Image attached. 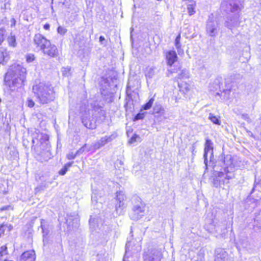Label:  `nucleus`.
I'll list each match as a JSON object with an SVG mask.
<instances>
[{
  "label": "nucleus",
  "instance_id": "obj_1",
  "mask_svg": "<svg viewBox=\"0 0 261 261\" xmlns=\"http://www.w3.org/2000/svg\"><path fill=\"white\" fill-rule=\"evenodd\" d=\"M36 49L41 51L44 55L51 58H55L58 56V49L56 45L51 43L41 34H36L33 39Z\"/></svg>",
  "mask_w": 261,
  "mask_h": 261
},
{
  "label": "nucleus",
  "instance_id": "obj_2",
  "mask_svg": "<svg viewBox=\"0 0 261 261\" xmlns=\"http://www.w3.org/2000/svg\"><path fill=\"white\" fill-rule=\"evenodd\" d=\"M33 91L41 104L49 103L55 99L54 88L50 85L39 83L33 86Z\"/></svg>",
  "mask_w": 261,
  "mask_h": 261
},
{
  "label": "nucleus",
  "instance_id": "obj_3",
  "mask_svg": "<svg viewBox=\"0 0 261 261\" xmlns=\"http://www.w3.org/2000/svg\"><path fill=\"white\" fill-rule=\"evenodd\" d=\"M25 75V68L19 64H13L6 73V78L12 81V86L19 88L23 85Z\"/></svg>",
  "mask_w": 261,
  "mask_h": 261
},
{
  "label": "nucleus",
  "instance_id": "obj_4",
  "mask_svg": "<svg viewBox=\"0 0 261 261\" xmlns=\"http://www.w3.org/2000/svg\"><path fill=\"white\" fill-rule=\"evenodd\" d=\"M133 207L129 214V217L133 220L140 219L144 215L145 204L141 201V199L138 196H134L133 198Z\"/></svg>",
  "mask_w": 261,
  "mask_h": 261
},
{
  "label": "nucleus",
  "instance_id": "obj_5",
  "mask_svg": "<svg viewBox=\"0 0 261 261\" xmlns=\"http://www.w3.org/2000/svg\"><path fill=\"white\" fill-rule=\"evenodd\" d=\"M219 24L213 15L209 16L206 25V34L211 37H215L219 32Z\"/></svg>",
  "mask_w": 261,
  "mask_h": 261
},
{
  "label": "nucleus",
  "instance_id": "obj_6",
  "mask_svg": "<svg viewBox=\"0 0 261 261\" xmlns=\"http://www.w3.org/2000/svg\"><path fill=\"white\" fill-rule=\"evenodd\" d=\"M82 122L88 129H94L96 128V121L89 114L85 113L81 117Z\"/></svg>",
  "mask_w": 261,
  "mask_h": 261
},
{
  "label": "nucleus",
  "instance_id": "obj_7",
  "mask_svg": "<svg viewBox=\"0 0 261 261\" xmlns=\"http://www.w3.org/2000/svg\"><path fill=\"white\" fill-rule=\"evenodd\" d=\"M116 137V134L114 133L110 136H106L101 137L98 141L93 144V148L94 149H97L101 148L108 143L113 141Z\"/></svg>",
  "mask_w": 261,
  "mask_h": 261
},
{
  "label": "nucleus",
  "instance_id": "obj_8",
  "mask_svg": "<svg viewBox=\"0 0 261 261\" xmlns=\"http://www.w3.org/2000/svg\"><path fill=\"white\" fill-rule=\"evenodd\" d=\"M116 194V200L118 203L116 204V211L118 214H121L124 206V201L126 199V197L122 191L117 192Z\"/></svg>",
  "mask_w": 261,
  "mask_h": 261
},
{
  "label": "nucleus",
  "instance_id": "obj_9",
  "mask_svg": "<svg viewBox=\"0 0 261 261\" xmlns=\"http://www.w3.org/2000/svg\"><path fill=\"white\" fill-rule=\"evenodd\" d=\"M208 153L210 154V159H211L212 156H213V143L210 139L206 138L204 144L203 155L204 162L206 166L207 164V155Z\"/></svg>",
  "mask_w": 261,
  "mask_h": 261
},
{
  "label": "nucleus",
  "instance_id": "obj_10",
  "mask_svg": "<svg viewBox=\"0 0 261 261\" xmlns=\"http://www.w3.org/2000/svg\"><path fill=\"white\" fill-rule=\"evenodd\" d=\"M162 254L158 250H151L144 255V261H161Z\"/></svg>",
  "mask_w": 261,
  "mask_h": 261
},
{
  "label": "nucleus",
  "instance_id": "obj_11",
  "mask_svg": "<svg viewBox=\"0 0 261 261\" xmlns=\"http://www.w3.org/2000/svg\"><path fill=\"white\" fill-rule=\"evenodd\" d=\"M221 7L225 10L229 9L232 12L240 11L242 9L241 5H239L233 1H231L228 4L226 2H224L221 4Z\"/></svg>",
  "mask_w": 261,
  "mask_h": 261
},
{
  "label": "nucleus",
  "instance_id": "obj_12",
  "mask_svg": "<svg viewBox=\"0 0 261 261\" xmlns=\"http://www.w3.org/2000/svg\"><path fill=\"white\" fill-rule=\"evenodd\" d=\"M223 164L224 165V170L225 172H230L232 171L234 164L233 163L232 158L231 155H226L223 160Z\"/></svg>",
  "mask_w": 261,
  "mask_h": 261
},
{
  "label": "nucleus",
  "instance_id": "obj_13",
  "mask_svg": "<svg viewBox=\"0 0 261 261\" xmlns=\"http://www.w3.org/2000/svg\"><path fill=\"white\" fill-rule=\"evenodd\" d=\"M227 253L222 248H218L215 251L214 261H226Z\"/></svg>",
  "mask_w": 261,
  "mask_h": 261
},
{
  "label": "nucleus",
  "instance_id": "obj_14",
  "mask_svg": "<svg viewBox=\"0 0 261 261\" xmlns=\"http://www.w3.org/2000/svg\"><path fill=\"white\" fill-rule=\"evenodd\" d=\"M192 87L193 85L188 83L187 82H182L180 83V91H182L186 98H190L191 90Z\"/></svg>",
  "mask_w": 261,
  "mask_h": 261
},
{
  "label": "nucleus",
  "instance_id": "obj_15",
  "mask_svg": "<svg viewBox=\"0 0 261 261\" xmlns=\"http://www.w3.org/2000/svg\"><path fill=\"white\" fill-rule=\"evenodd\" d=\"M35 253L34 250H29L23 252L20 256V261H34Z\"/></svg>",
  "mask_w": 261,
  "mask_h": 261
},
{
  "label": "nucleus",
  "instance_id": "obj_16",
  "mask_svg": "<svg viewBox=\"0 0 261 261\" xmlns=\"http://www.w3.org/2000/svg\"><path fill=\"white\" fill-rule=\"evenodd\" d=\"M166 60L169 66H171L177 60V56L174 50H170L166 54Z\"/></svg>",
  "mask_w": 261,
  "mask_h": 261
},
{
  "label": "nucleus",
  "instance_id": "obj_17",
  "mask_svg": "<svg viewBox=\"0 0 261 261\" xmlns=\"http://www.w3.org/2000/svg\"><path fill=\"white\" fill-rule=\"evenodd\" d=\"M224 174L222 171L219 172L218 175L213 179V184L215 187H219L225 184V180L223 179Z\"/></svg>",
  "mask_w": 261,
  "mask_h": 261
},
{
  "label": "nucleus",
  "instance_id": "obj_18",
  "mask_svg": "<svg viewBox=\"0 0 261 261\" xmlns=\"http://www.w3.org/2000/svg\"><path fill=\"white\" fill-rule=\"evenodd\" d=\"M10 53L7 49L2 48L0 49V63L5 64L9 59Z\"/></svg>",
  "mask_w": 261,
  "mask_h": 261
},
{
  "label": "nucleus",
  "instance_id": "obj_19",
  "mask_svg": "<svg viewBox=\"0 0 261 261\" xmlns=\"http://www.w3.org/2000/svg\"><path fill=\"white\" fill-rule=\"evenodd\" d=\"M184 1H188L189 3L187 5V9L188 14L190 16H191L195 14V2L193 0H184Z\"/></svg>",
  "mask_w": 261,
  "mask_h": 261
},
{
  "label": "nucleus",
  "instance_id": "obj_20",
  "mask_svg": "<svg viewBox=\"0 0 261 261\" xmlns=\"http://www.w3.org/2000/svg\"><path fill=\"white\" fill-rule=\"evenodd\" d=\"M91 107H92L93 110L95 112L98 111V110H100V116L105 118L106 112L105 110H103V108L102 106L98 105L96 102H94L93 103H91Z\"/></svg>",
  "mask_w": 261,
  "mask_h": 261
},
{
  "label": "nucleus",
  "instance_id": "obj_21",
  "mask_svg": "<svg viewBox=\"0 0 261 261\" xmlns=\"http://www.w3.org/2000/svg\"><path fill=\"white\" fill-rule=\"evenodd\" d=\"M239 24V21L238 18L230 19V21H226L225 23L226 27L230 29H232V28L238 26Z\"/></svg>",
  "mask_w": 261,
  "mask_h": 261
},
{
  "label": "nucleus",
  "instance_id": "obj_22",
  "mask_svg": "<svg viewBox=\"0 0 261 261\" xmlns=\"http://www.w3.org/2000/svg\"><path fill=\"white\" fill-rule=\"evenodd\" d=\"M41 227L42 228L43 233V242L45 245L48 243L47 236L49 233V230L47 228H45L44 226L42 224V222H41Z\"/></svg>",
  "mask_w": 261,
  "mask_h": 261
},
{
  "label": "nucleus",
  "instance_id": "obj_23",
  "mask_svg": "<svg viewBox=\"0 0 261 261\" xmlns=\"http://www.w3.org/2000/svg\"><path fill=\"white\" fill-rule=\"evenodd\" d=\"M73 163V162H69V163L66 164L65 165V166H64V167L63 168H62L59 171V174L61 175H65L66 174V173L67 172V171H68V169H69V168L71 166Z\"/></svg>",
  "mask_w": 261,
  "mask_h": 261
},
{
  "label": "nucleus",
  "instance_id": "obj_24",
  "mask_svg": "<svg viewBox=\"0 0 261 261\" xmlns=\"http://www.w3.org/2000/svg\"><path fill=\"white\" fill-rule=\"evenodd\" d=\"M91 149V147L87 146L86 144H85L84 146H83L81 148H80L78 150L76 151V153L79 155L82 154L84 152H87L90 151Z\"/></svg>",
  "mask_w": 261,
  "mask_h": 261
},
{
  "label": "nucleus",
  "instance_id": "obj_25",
  "mask_svg": "<svg viewBox=\"0 0 261 261\" xmlns=\"http://www.w3.org/2000/svg\"><path fill=\"white\" fill-rule=\"evenodd\" d=\"M205 249L201 248L199 250L197 254V259L196 261H204Z\"/></svg>",
  "mask_w": 261,
  "mask_h": 261
},
{
  "label": "nucleus",
  "instance_id": "obj_26",
  "mask_svg": "<svg viewBox=\"0 0 261 261\" xmlns=\"http://www.w3.org/2000/svg\"><path fill=\"white\" fill-rule=\"evenodd\" d=\"M154 75V68H149L147 69L146 73L145 74V76L148 81V79H151Z\"/></svg>",
  "mask_w": 261,
  "mask_h": 261
},
{
  "label": "nucleus",
  "instance_id": "obj_27",
  "mask_svg": "<svg viewBox=\"0 0 261 261\" xmlns=\"http://www.w3.org/2000/svg\"><path fill=\"white\" fill-rule=\"evenodd\" d=\"M8 41L9 45L12 47H15L16 46V38L15 36H11L8 38Z\"/></svg>",
  "mask_w": 261,
  "mask_h": 261
},
{
  "label": "nucleus",
  "instance_id": "obj_28",
  "mask_svg": "<svg viewBox=\"0 0 261 261\" xmlns=\"http://www.w3.org/2000/svg\"><path fill=\"white\" fill-rule=\"evenodd\" d=\"M208 118L214 124H218V125L220 124V121H219L218 118L216 116H214L213 114L210 113L209 114Z\"/></svg>",
  "mask_w": 261,
  "mask_h": 261
},
{
  "label": "nucleus",
  "instance_id": "obj_29",
  "mask_svg": "<svg viewBox=\"0 0 261 261\" xmlns=\"http://www.w3.org/2000/svg\"><path fill=\"white\" fill-rule=\"evenodd\" d=\"M153 101H154V98H150L147 103H146L145 105H144L143 106V107H142L143 109L145 110H147L149 109L151 107Z\"/></svg>",
  "mask_w": 261,
  "mask_h": 261
},
{
  "label": "nucleus",
  "instance_id": "obj_30",
  "mask_svg": "<svg viewBox=\"0 0 261 261\" xmlns=\"http://www.w3.org/2000/svg\"><path fill=\"white\" fill-rule=\"evenodd\" d=\"M70 68L69 67H64L62 69V74L64 76H68L70 74Z\"/></svg>",
  "mask_w": 261,
  "mask_h": 261
},
{
  "label": "nucleus",
  "instance_id": "obj_31",
  "mask_svg": "<svg viewBox=\"0 0 261 261\" xmlns=\"http://www.w3.org/2000/svg\"><path fill=\"white\" fill-rule=\"evenodd\" d=\"M146 113H139L134 117V121L143 119L144 117V115Z\"/></svg>",
  "mask_w": 261,
  "mask_h": 261
},
{
  "label": "nucleus",
  "instance_id": "obj_32",
  "mask_svg": "<svg viewBox=\"0 0 261 261\" xmlns=\"http://www.w3.org/2000/svg\"><path fill=\"white\" fill-rule=\"evenodd\" d=\"M67 29L61 26H59L57 29V32L59 34L64 35L67 32Z\"/></svg>",
  "mask_w": 261,
  "mask_h": 261
},
{
  "label": "nucleus",
  "instance_id": "obj_33",
  "mask_svg": "<svg viewBox=\"0 0 261 261\" xmlns=\"http://www.w3.org/2000/svg\"><path fill=\"white\" fill-rule=\"evenodd\" d=\"M27 61L28 63H31L34 61L35 57L33 54H28L26 56Z\"/></svg>",
  "mask_w": 261,
  "mask_h": 261
},
{
  "label": "nucleus",
  "instance_id": "obj_34",
  "mask_svg": "<svg viewBox=\"0 0 261 261\" xmlns=\"http://www.w3.org/2000/svg\"><path fill=\"white\" fill-rule=\"evenodd\" d=\"M41 139H40V142L41 144H42L43 141H44L45 143L47 145V143L46 142L48 141V137L45 134H41Z\"/></svg>",
  "mask_w": 261,
  "mask_h": 261
},
{
  "label": "nucleus",
  "instance_id": "obj_35",
  "mask_svg": "<svg viewBox=\"0 0 261 261\" xmlns=\"http://www.w3.org/2000/svg\"><path fill=\"white\" fill-rule=\"evenodd\" d=\"M137 139H140V137L136 134H134L130 139L129 143L131 144L137 141Z\"/></svg>",
  "mask_w": 261,
  "mask_h": 261
},
{
  "label": "nucleus",
  "instance_id": "obj_36",
  "mask_svg": "<svg viewBox=\"0 0 261 261\" xmlns=\"http://www.w3.org/2000/svg\"><path fill=\"white\" fill-rule=\"evenodd\" d=\"M97 220L95 218L92 219L91 218L89 220V224L91 228H93V229H95V224Z\"/></svg>",
  "mask_w": 261,
  "mask_h": 261
},
{
  "label": "nucleus",
  "instance_id": "obj_37",
  "mask_svg": "<svg viewBox=\"0 0 261 261\" xmlns=\"http://www.w3.org/2000/svg\"><path fill=\"white\" fill-rule=\"evenodd\" d=\"M153 110H154V111L155 113H161L162 111L163 110V109L161 105H156L154 107Z\"/></svg>",
  "mask_w": 261,
  "mask_h": 261
},
{
  "label": "nucleus",
  "instance_id": "obj_38",
  "mask_svg": "<svg viewBox=\"0 0 261 261\" xmlns=\"http://www.w3.org/2000/svg\"><path fill=\"white\" fill-rule=\"evenodd\" d=\"M77 155H79V154H77L76 152L75 153L71 152V153H68L67 155V158L68 160H72V159H74Z\"/></svg>",
  "mask_w": 261,
  "mask_h": 261
},
{
  "label": "nucleus",
  "instance_id": "obj_39",
  "mask_svg": "<svg viewBox=\"0 0 261 261\" xmlns=\"http://www.w3.org/2000/svg\"><path fill=\"white\" fill-rule=\"evenodd\" d=\"M223 172L224 174V176L223 177V179L225 180V181L226 180H229V179H231L232 178V177H233L232 175H228V173H229V172H225L224 171Z\"/></svg>",
  "mask_w": 261,
  "mask_h": 261
},
{
  "label": "nucleus",
  "instance_id": "obj_40",
  "mask_svg": "<svg viewBox=\"0 0 261 261\" xmlns=\"http://www.w3.org/2000/svg\"><path fill=\"white\" fill-rule=\"evenodd\" d=\"M130 245H131V243L130 242V241H127L126 243V245H125V256L126 255V254L127 253L130 251L129 247L130 246Z\"/></svg>",
  "mask_w": 261,
  "mask_h": 261
},
{
  "label": "nucleus",
  "instance_id": "obj_41",
  "mask_svg": "<svg viewBox=\"0 0 261 261\" xmlns=\"http://www.w3.org/2000/svg\"><path fill=\"white\" fill-rule=\"evenodd\" d=\"M28 106L30 108H32L34 106L35 102L34 101L31 99H28Z\"/></svg>",
  "mask_w": 261,
  "mask_h": 261
},
{
  "label": "nucleus",
  "instance_id": "obj_42",
  "mask_svg": "<svg viewBox=\"0 0 261 261\" xmlns=\"http://www.w3.org/2000/svg\"><path fill=\"white\" fill-rule=\"evenodd\" d=\"M4 31L3 30L0 29V45L2 44V43L4 41Z\"/></svg>",
  "mask_w": 261,
  "mask_h": 261
},
{
  "label": "nucleus",
  "instance_id": "obj_43",
  "mask_svg": "<svg viewBox=\"0 0 261 261\" xmlns=\"http://www.w3.org/2000/svg\"><path fill=\"white\" fill-rule=\"evenodd\" d=\"M179 34L176 36V39H175V44L177 49H178L179 47Z\"/></svg>",
  "mask_w": 261,
  "mask_h": 261
},
{
  "label": "nucleus",
  "instance_id": "obj_44",
  "mask_svg": "<svg viewBox=\"0 0 261 261\" xmlns=\"http://www.w3.org/2000/svg\"><path fill=\"white\" fill-rule=\"evenodd\" d=\"M99 40L100 43L101 44H104V45L106 44V41L105 38L103 36H100L99 37Z\"/></svg>",
  "mask_w": 261,
  "mask_h": 261
},
{
  "label": "nucleus",
  "instance_id": "obj_45",
  "mask_svg": "<svg viewBox=\"0 0 261 261\" xmlns=\"http://www.w3.org/2000/svg\"><path fill=\"white\" fill-rule=\"evenodd\" d=\"M207 229L210 232H213L215 231H218V230L216 228V227L214 225H212V226L210 227V228H207Z\"/></svg>",
  "mask_w": 261,
  "mask_h": 261
},
{
  "label": "nucleus",
  "instance_id": "obj_46",
  "mask_svg": "<svg viewBox=\"0 0 261 261\" xmlns=\"http://www.w3.org/2000/svg\"><path fill=\"white\" fill-rule=\"evenodd\" d=\"M126 93L128 97H130V95L131 94V90L128 86H127L126 90Z\"/></svg>",
  "mask_w": 261,
  "mask_h": 261
},
{
  "label": "nucleus",
  "instance_id": "obj_47",
  "mask_svg": "<svg viewBox=\"0 0 261 261\" xmlns=\"http://www.w3.org/2000/svg\"><path fill=\"white\" fill-rule=\"evenodd\" d=\"M255 220L257 221V222H259L258 223L261 224V214L259 215V216L258 217H256L255 218Z\"/></svg>",
  "mask_w": 261,
  "mask_h": 261
},
{
  "label": "nucleus",
  "instance_id": "obj_48",
  "mask_svg": "<svg viewBox=\"0 0 261 261\" xmlns=\"http://www.w3.org/2000/svg\"><path fill=\"white\" fill-rule=\"evenodd\" d=\"M242 117L244 120L247 121H249L250 120V118L247 114L243 115Z\"/></svg>",
  "mask_w": 261,
  "mask_h": 261
},
{
  "label": "nucleus",
  "instance_id": "obj_49",
  "mask_svg": "<svg viewBox=\"0 0 261 261\" xmlns=\"http://www.w3.org/2000/svg\"><path fill=\"white\" fill-rule=\"evenodd\" d=\"M49 27H50V25L48 23H46L43 26V28L46 30H49Z\"/></svg>",
  "mask_w": 261,
  "mask_h": 261
},
{
  "label": "nucleus",
  "instance_id": "obj_50",
  "mask_svg": "<svg viewBox=\"0 0 261 261\" xmlns=\"http://www.w3.org/2000/svg\"><path fill=\"white\" fill-rule=\"evenodd\" d=\"M2 251L6 250L7 249V247L6 246H3L1 247Z\"/></svg>",
  "mask_w": 261,
  "mask_h": 261
},
{
  "label": "nucleus",
  "instance_id": "obj_51",
  "mask_svg": "<svg viewBox=\"0 0 261 261\" xmlns=\"http://www.w3.org/2000/svg\"><path fill=\"white\" fill-rule=\"evenodd\" d=\"M184 73H185V74H186V73H188V72H187V70H182V73H180V76H181V75H182Z\"/></svg>",
  "mask_w": 261,
  "mask_h": 261
},
{
  "label": "nucleus",
  "instance_id": "obj_52",
  "mask_svg": "<svg viewBox=\"0 0 261 261\" xmlns=\"http://www.w3.org/2000/svg\"><path fill=\"white\" fill-rule=\"evenodd\" d=\"M32 143H33V146H34V144H35V139H32Z\"/></svg>",
  "mask_w": 261,
  "mask_h": 261
},
{
  "label": "nucleus",
  "instance_id": "obj_53",
  "mask_svg": "<svg viewBox=\"0 0 261 261\" xmlns=\"http://www.w3.org/2000/svg\"><path fill=\"white\" fill-rule=\"evenodd\" d=\"M96 112H97L98 114H99V115H100V110H98V111H97Z\"/></svg>",
  "mask_w": 261,
  "mask_h": 261
},
{
  "label": "nucleus",
  "instance_id": "obj_54",
  "mask_svg": "<svg viewBox=\"0 0 261 261\" xmlns=\"http://www.w3.org/2000/svg\"><path fill=\"white\" fill-rule=\"evenodd\" d=\"M177 86H178V87H179V82L177 83Z\"/></svg>",
  "mask_w": 261,
  "mask_h": 261
},
{
  "label": "nucleus",
  "instance_id": "obj_55",
  "mask_svg": "<svg viewBox=\"0 0 261 261\" xmlns=\"http://www.w3.org/2000/svg\"><path fill=\"white\" fill-rule=\"evenodd\" d=\"M123 261H125V257L124 256V258H123Z\"/></svg>",
  "mask_w": 261,
  "mask_h": 261
},
{
  "label": "nucleus",
  "instance_id": "obj_56",
  "mask_svg": "<svg viewBox=\"0 0 261 261\" xmlns=\"http://www.w3.org/2000/svg\"><path fill=\"white\" fill-rule=\"evenodd\" d=\"M1 102V99L0 98V102Z\"/></svg>",
  "mask_w": 261,
  "mask_h": 261
}]
</instances>
